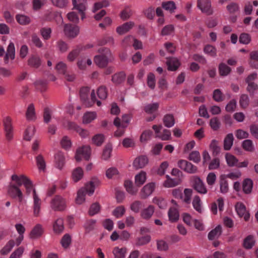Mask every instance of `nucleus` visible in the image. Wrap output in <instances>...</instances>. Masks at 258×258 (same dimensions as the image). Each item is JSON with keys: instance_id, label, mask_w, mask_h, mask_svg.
<instances>
[{"instance_id": "nucleus-20", "label": "nucleus", "mask_w": 258, "mask_h": 258, "mask_svg": "<svg viewBox=\"0 0 258 258\" xmlns=\"http://www.w3.org/2000/svg\"><path fill=\"white\" fill-rule=\"evenodd\" d=\"M194 209L199 213L202 214L204 211L202 200L199 196H195L192 201Z\"/></svg>"}, {"instance_id": "nucleus-2", "label": "nucleus", "mask_w": 258, "mask_h": 258, "mask_svg": "<svg viewBox=\"0 0 258 258\" xmlns=\"http://www.w3.org/2000/svg\"><path fill=\"white\" fill-rule=\"evenodd\" d=\"M98 51L101 55L95 56L94 61L98 67L100 68L105 67L108 62L111 60V52L107 48H101L99 49Z\"/></svg>"}, {"instance_id": "nucleus-59", "label": "nucleus", "mask_w": 258, "mask_h": 258, "mask_svg": "<svg viewBox=\"0 0 258 258\" xmlns=\"http://www.w3.org/2000/svg\"><path fill=\"white\" fill-rule=\"evenodd\" d=\"M204 52L205 53L211 56H216L217 54L216 48L211 45H207L204 48Z\"/></svg>"}, {"instance_id": "nucleus-58", "label": "nucleus", "mask_w": 258, "mask_h": 258, "mask_svg": "<svg viewBox=\"0 0 258 258\" xmlns=\"http://www.w3.org/2000/svg\"><path fill=\"white\" fill-rule=\"evenodd\" d=\"M51 1L54 6L60 9L67 8L69 4L68 0H51Z\"/></svg>"}, {"instance_id": "nucleus-5", "label": "nucleus", "mask_w": 258, "mask_h": 258, "mask_svg": "<svg viewBox=\"0 0 258 258\" xmlns=\"http://www.w3.org/2000/svg\"><path fill=\"white\" fill-rule=\"evenodd\" d=\"M80 32V28L76 25L70 24H65L63 26V33L68 38H74Z\"/></svg>"}, {"instance_id": "nucleus-18", "label": "nucleus", "mask_w": 258, "mask_h": 258, "mask_svg": "<svg viewBox=\"0 0 258 258\" xmlns=\"http://www.w3.org/2000/svg\"><path fill=\"white\" fill-rule=\"evenodd\" d=\"M73 9L78 11H86L87 9V0H72Z\"/></svg>"}, {"instance_id": "nucleus-23", "label": "nucleus", "mask_w": 258, "mask_h": 258, "mask_svg": "<svg viewBox=\"0 0 258 258\" xmlns=\"http://www.w3.org/2000/svg\"><path fill=\"white\" fill-rule=\"evenodd\" d=\"M92 61L91 58L88 57H84L80 58L77 61V66L79 69L85 70L87 69L88 66L92 64Z\"/></svg>"}, {"instance_id": "nucleus-21", "label": "nucleus", "mask_w": 258, "mask_h": 258, "mask_svg": "<svg viewBox=\"0 0 258 258\" xmlns=\"http://www.w3.org/2000/svg\"><path fill=\"white\" fill-rule=\"evenodd\" d=\"M15 48L14 44L10 42L8 46L7 52L5 57V61L8 63L9 59L13 60L15 58Z\"/></svg>"}, {"instance_id": "nucleus-41", "label": "nucleus", "mask_w": 258, "mask_h": 258, "mask_svg": "<svg viewBox=\"0 0 258 258\" xmlns=\"http://www.w3.org/2000/svg\"><path fill=\"white\" fill-rule=\"evenodd\" d=\"M112 150V145L110 143L106 144L104 148L102 154V158L104 160H106L109 158Z\"/></svg>"}, {"instance_id": "nucleus-8", "label": "nucleus", "mask_w": 258, "mask_h": 258, "mask_svg": "<svg viewBox=\"0 0 258 258\" xmlns=\"http://www.w3.org/2000/svg\"><path fill=\"white\" fill-rule=\"evenodd\" d=\"M193 186L195 189L200 194L205 195L208 192L205 183L202 179L198 176L194 177Z\"/></svg>"}, {"instance_id": "nucleus-30", "label": "nucleus", "mask_w": 258, "mask_h": 258, "mask_svg": "<svg viewBox=\"0 0 258 258\" xmlns=\"http://www.w3.org/2000/svg\"><path fill=\"white\" fill-rule=\"evenodd\" d=\"M126 252V248H119L118 247H115L112 251L115 258H124Z\"/></svg>"}, {"instance_id": "nucleus-4", "label": "nucleus", "mask_w": 258, "mask_h": 258, "mask_svg": "<svg viewBox=\"0 0 258 258\" xmlns=\"http://www.w3.org/2000/svg\"><path fill=\"white\" fill-rule=\"evenodd\" d=\"M91 155V148L89 146H85L79 148L76 153L75 158L78 161L89 160Z\"/></svg>"}, {"instance_id": "nucleus-62", "label": "nucleus", "mask_w": 258, "mask_h": 258, "mask_svg": "<svg viewBox=\"0 0 258 258\" xmlns=\"http://www.w3.org/2000/svg\"><path fill=\"white\" fill-rule=\"evenodd\" d=\"M142 207V203L139 201H134L130 206L131 210L136 213H138Z\"/></svg>"}, {"instance_id": "nucleus-52", "label": "nucleus", "mask_w": 258, "mask_h": 258, "mask_svg": "<svg viewBox=\"0 0 258 258\" xmlns=\"http://www.w3.org/2000/svg\"><path fill=\"white\" fill-rule=\"evenodd\" d=\"M71 237L69 234H64L60 240L61 246L64 248H67L71 243Z\"/></svg>"}, {"instance_id": "nucleus-38", "label": "nucleus", "mask_w": 258, "mask_h": 258, "mask_svg": "<svg viewBox=\"0 0 258 258\" xmlns=\"http://www.w3.org/2000/svg\"><path fill=\"white\" fill-rule=\"evenodd\" d=\"M243 149L247 152H253L254 150V146L251 140L247 139L242 142Z\"/></svg>"}, {"instance_id": "nucleus-3", "label": "nucleus", "mask_w": 258, "mask_h": 258, "mask_svg": "<svg viewBox=\"0 0 258 258\" xmlns=\"http://www.w3.org/2000/svg\"><path fill=\"white\" fill-rule=\"evenodd\" d=\"M50 205L51 208L55 211H63L67 207V202L63 197L56 196L51 200Z\"/></svg>"}, {"instance_id": "nucleus-53", "label": "nucleus", "mask_w": 258, "mask_h": 258, "mask_svg": "<svg viewBox=\"0 0 258 258\" xmlns=\"http://www.w3.org/2000/svg\"><path fill=\"white\" fill-rule=\"evenodd\" d=\"M162 7L166 11L172 13L176 9L175 3L172 1L164 2L162 4Z\"/></svg>"}, {"instance_id": "nucleus-56", "label": "nucleus", "mask_w": 258, "mask_h": 258, "mask_svg": "<svg viewBox=\"0 0 258 258\" xmlns=\"http://www.w3.org/2000/svg\"><path fill=\"white\" fill-rule=\"evenodd\" d=\"M35 132V127L33 126L28 127L26 130L24 138L26 140L29 141L34 136Z\"/></svg>"}, {"instance_id": "nucleus-13", "label": "nucleus", "mask_w": 258, "mask_h": 258, "mask_svg": "<svg viewBox=\"0 0 258 258\" xmlns=\"http://www.w3.org/2000/svg\"><path fill=\"white\" fill-rule=\"evenodd\" d=\"M235 208L237 213L240 217H243L245 221L248 220L249 215L247 213L246 207L243 203L241 202L237 203Z\"/></svg>"}, {"instance_id": "nucleus-33", "label": "nucleus", "mask_w": 258, "mask_h": 258, "mask_svg": "<svg viewBox=\"0 0 258 258\" xmlns=\"http://www.w3.org/2000/svg\"><path fill=\"white\" fill-rule=\"evenodd\" d=\"M105 139V137L103 134H97L92 137V142L97 146H100L104 143Z\"/></svg>"}, {"instance_id": "nucleus-64", "label": "nucleus", "mask_w": 258, "mask_h": 258, "mask_svg": "<svg viewBox=\"0 0 258 258\" xmlns=\"http://www.w3.org/2000/svg\"><path fill=\"white\" fill-rule=\"evenodd\" d=\"M220 191L222 194H226L229 190L227 181L224 178H221L220 180Z\"/></svg>"}, {"instance_id": "nucleus-50", "label": "nucleus", "mask_w": 258, "mask_h": 258, "mask_svg": "<svg viewBox=\"0 0 258 258\" xmlns=\"http://www.w3.org/2000/svg\"><path fill=\"white\" fill-rule=\"evenodd\" d=\"M24 250L25 248L23 246L17 248L11 253L9 258H21Z\"/></svg>"}, {"instance_id": "nucleus-29", "label": "nucleus", "mask_w": 258, "mask_h": 258, "mask_svg": "<svg viewBox=\"0 0 258 258\" xmlns=\"http://www.w3.org/2000/svg\"><path fill=\"white\" fill-rule=\"evenodd\" d=\"M234 137L232 134L230 133L226 135L224 140V149L229 150L233 144Z\"/></svg>"}, {"instance_id": "nucleus-26", "label": "nucleus", "mask_w": 258, "mask_h": 258, "mask_svg": "<svg viewBox=\"0 0 258 258\" xmlns=\"http://www.w3.org/2000/svg\"><path fill=\"white\" fill-rule=\"evenodd\" d=\"M85 189L84 188H80L77 191V197L75 201L77 204L81 205L83 204L86 200V195Z\"/></svg>"}, {"instance_id": "nucleus-7", "label": "nucleus", "mask_w": 258, "mask_h": 258, "mask_svg": "<svg viewBox=\"0 0 258 258\" xmlns=\"http://www.w3.org/2000/svg\"><path fill=\"white\" fill-rule=\"evenodd\" d=\"M4 125L6 137L8 140L10 141L13 138L14 131L12 119L9 117L7 116L4 119Z\"/></svg>"}, {"instance_id": "nucleus-45", "label": "nucleus", "mask_w": 258, "mask_h": 258, "mask_svg": "<svg viewBox=\"0 0 258 258\" xmlns=\"http://www.w3.org/2000/svg\"><path fill=\"white\" fill-rule=\"evenodd\" d=\"M17 22L21 25H26L30 23L31 20L29 17L24 15L18 14L16 16Z\"/></svg>"}, {"instance_id": "nucleus-25", "label": "nucleus", "mask_w": 258, "mask_h": 258, "mask_svg": "<svg viewBox=\"0 0 258 258\" xmlns=\"http://www.w3.org/2000/svg\"><path fill=\"white\" fill-rule=\"evenodd\" d=\"M84 176V171L82 168L79 167L74 169L72 173L73 180L75 182L80 181Z\"/></svg>"}, {"instance_id": "nucleus-10", "label": "nucleus", "mask_w": 258, "mask_h": 258, "mask_svg": "<svg viewBox=\"0 0 258 258\" xmlns=\"http://www.w3.org/2000/svg\"><path fill=\"white\" fill-rule=\"evenodd\" d=\"M198 7L204 13L211 15L213 13L210 0H198Z\"/></svg>"}, {"instance_id": "nucleus-34", "label": "nucleus", "mask_w": 258, "mask_h": 258, "mask_svg": "<svg viewBox=\"0 0 258 258\" xmlns=\"http://www.w3.org/2000/svg\"><path fill=\"white\" fill-rule=\"evenodd\" d=\"M26 116L27 119L28 120H34L36 119L35 108L33 104H30L28 105Z\"/></svg>"}, {"instance_id": "nucleus-6", "label": "nucleus", "mask_w": 258, "mask_h": 258, "mask_svg": "<svg viewBox=\"0 0 258 258\" xmlns=\"http://www.w3.org/2000/svg\"><path fill=\"white\" fill-rule=\"evenodd\" d=\"M8 194L13 198H18L19 202L23 200V194L19 187L13 182H11L8 188Z\"/></svg>"}, {"instance_id": "nucleus-32", "label": "nucleus", "mask_w": 258, "mask_h": 258, "mask_svg": "<svg viewBox=\"0 0 258 258\" xmlns=\"http://www.w3.org/2000/svg\"><path fill=\"white\" fill-rule=\"evenodd\" d=\"M97 114L95 112H87L83 116V123L88 124L96 118Z\"/></svg>"}, {"instance_id": "nucleus-54", "label": "nucleus", "mask_w": 258, "mask_h": 258, "mask_svg": "<svg viewBox=\"0 0 258 258\" xmlns=\"http://www.w3.org/2000/svg\"><path fill=\"white\" fill-rule=\"evenodd\" d=\"M28 63L32 67L38 68L41 64V60L38 56H32L29 58Z\"/></svg>"}, {"instance_id": "nucleus-12", "label": "nucleus", "mask_w": 258, "mask_h": 258, "mask_svg": "<svg viewBox=\"0 0 258 258\" xmlns=\"http://www.w3.org/2000/svg\"><path fill=\"white\" fill-rule=\"evenodd\" d=\"M178 166L181 169L189 173H195L198 171L197 166L192 162H178Z\"/></svg>"}, {"instance_id": "nucleus-1", "label": "nucleus", "mask_w": 258, "mask_h": 258, "mask_svg": "<svg viewBox=\"0 0 258 258\" xmlns=\"http://www.w3.org/2000/svg\"><path fill=\"white\" fill-rule=\"evenodd\" d=\"M80 97L83 104L86 107H91L95 103H96L98 106H100L101 105V101L96 99L94 90H92L90 92V89L88 87H84L81 89Z\"/></svg>"}, {"instance_id": "nucleus-14", "label": "nucleus", "mask_w": 258, "mask_h": 258, "mask_svg": "<svg viewBox=\"0 0 258 258\" xmlns=\"http://www.w3.org/2000/svg\"><path fill=\"white\" fill-rule=\"evenodd\" d=\"M30 179L24 175L21 174L18 175L17 174H13L11 176L12 182L15 184H16L17 186H19L23 185H25L26 183L29 181Z\"/></svg>"}, {"instance_id": "nucleus-63", "label": "nucleus", "mask_w": 258, "mask_h": 258, "mask_svg": "<svg viewBox=\"0 0 258 258\" xmlns=\"http://www.w3.org/2000/svg\"><path fill=\"white\" fill-rule=\"evenodd\" d=\"M96 223V220H95L90 219L87 220L84 224V228L88 232H89L94 229Z\"/></svg>"}, {"instance_id": "nucleus-49", "label": "nucleus", "mask_w": 258, "mask_h": 258, "mask_svg": "<svg viewBox=\"0 0 258 258\" xmlns=\"http://www.w3.org/2000/svg\"><path fill=\"white\" fill-rule=\"evenodd\" d=\"M159 107L158 103H153L147 104L145 107V111L149 114H151L157 110Z\"/></svg>"}, {"instance_id": "nucleus-57", "label": "nucleus", "mask_w": 258, "mask_h": 258, "mask_svg": "<svg viewBox=\"0 0 258 258\" xmlns=\"http://www.w3.org/2000/svg\"><path fill=\"white\" fill-rule=\"evenodd\" d=\"M125 75L124 73L120 72L112 76V80L116 84H120L125 79Z\"/></svg>"}, {"instance_id": "nucleus-15", "label": "nucleus", "mask_w": 258, "mask_h": 258, "mask_svg": "<svg viewBox=\"0 0 258 258\" xmlns=\"http://www.w3.org/2000/svg\"><path fill=\"white\" fill-rule=\"evenodd\" d=\"M154 212L155 207L153 205H149L141 211L140 216L144 220H149L151 218Z\"/></svg>"}, {"instance_id": "nucleus-39", "label": "nucleus", "mask_w": 258, "mask_h": 258, "mask_svg": "<svg viewBox=\"0 0 258 258\" xmlns=\"http://www.w3.org/2000/svg\"><path fill=\"white\" fill-rule=\"evenodd\" d=\"M163 123L167 127L173 126L175 123L174 117L171 114H166L163 119Z\"/></svg>"}, {"instance_id": "nucleus-60", "label": "nucleus", "mask_w": 258, "mask_h": 258, "mask_svg": "<svg viewBox=\"0 0 258 258\" xmlns=\"http://www.w3.org/2000/svg\"><path fill=\"white\" fill-rule=\"evenodd\" d=\"M125 210L124 208L122 206H118L116 207L112 212V214L116 218H119L121 217L125 213Z\"/></svg>"}, {"instance_id": "nucleus-35", "label": "nucleus", "mask_w": 258, "mask_h": 258, "mask_svg": "<svg viewBox=\"0 0 258 258\" xmlns=\"http://www.w3.org/2000/svg\"><path fill=\"white\" fill-rule=\"evenodd\" d=\"M168 214L169 220L172 222L176 221L179 218V214L175 207L170 208Z\"/></svg>"}, {"instance_id": "nucleus-24", "label": "nucleus", "mask_w": 258, "mask_h": 258, "mask_svg": "<svg viewBox=\"0 0 258 258\" xmlns=\"http://www.w3.org/2000/svg\"><path fill=\"white\" fill-rule=\"evenodd\" d=\"M168 69L171 71H175L180 66L179 60L175 57H171L168 59L166 62Z\"/></svg>"}, {"instance_id": "nucleus-36", "label": "nucleus", "mask_w": 258, "mask_h": 258, "mask_svg": "<svg viewBox=\"0 0 258 258\" xmlns=\"http://www.w3.org/2000/svg\"><path fill=\"white\" fill-rule=\"evenodd\" d=\"M192 195V190L190 188H185L184 190L183 195H182L181 200L186 204H189Z\"/></svg>"}, {"instance_id": "nucleus-42", "label": "nucleus", "mask_w": 258, "mask_h": 258, "mask_svg": "<svg viewBox=\"0 0 258 258\" xmlns=\"http://www.w3.org/2000/svg\"><path fill=\"white\" fill-rule=\"evenodd\" d=\"M254 244L253 237L251 235L247 236L243 241V245L246 249H251Z\"/></svg>"}, {"instance_id": "nucleus-27", "label": "nucleus", "mask_w": 258, "mask_h": 258, "mask_svg": "<svg viewBox=\"0 0 258 258\" xmlns=\"http://www.w3.org/2000/svg\"><path fill=\"white\" fill-rule=\"evenodd\" d=\"M221 233L222 227L220 225H218L209 233L208 239L210 240L217 239L220 236Z\"/></svg>"}, {"instance_id": "nucleus-48", "label": "nucleus", "mask_w": 258, "mask_h": 258, "mask_svg": "<svg viewBox=\"0 0 258 258\" xmlns=\"http://www.w3.org/2000/svg\"><path fill=\"white\" fill-rule=\"evenodd\" d=\"M52 32L51 29L48 27L42 28L40 30V33L44 40H48L51 37Z\"/></svg>"}, {"instance_id": "nucleus-17", "label": "nucleus", "mask_w": 258, "mask_h": 258, "mask_svg": "<svg viewBox=\"0 0 258 258\" xmlns=\"http://www.w3.org/2000/svg\"><path fill=\"white\" fill-rule=\"evenodd\" d=\"M43 232V228L42 226L40 224H38L31 230L29 234V237L32 239L38 238L42 235Z\"/></svg>"}, {"instance_id": "nucleus-19", "label": "nucleus", "mask_w": 258, "mask_h": 258, "mask_svg": "<svg viewBox=\"0 0 258 258\" xmlns=\"http://www.w3.org/2000/svg\"><path fill=\"white\" fill-rule=\"evenodd\" d=\"M33 213L35 216L37 217L40 213L41 201L37 193L33 195Z\"/></svg>"}, {"instance_id": "nucleus-61", "label": "nucleus", "mask_w": 258, "mask_h": 258, "mask_svg": "<svg viewBox=\"0 0 258 258\" xmlns=\"http://www.w3.org/2000/svg\"><path fill=\"white\" fill-rule=\"evenodd\" d=\"M209 147L214 154H217L220 151V147L218 145V142L215 140L211 141Z\"/></svg>"}, {"instance_id": "nucleus-43", "label": "nucleus", "mask_w": 258, "mask_h": 258, "mask_svg": "<svg viewBox=\"0 0 258 258\" xmlns=\"http://www.w3.org/2000/svg\"><path fill=\"white\" fill-rule=\"evenodd\" d=\"M146 180V174L145 172L141 171L135 176V183L138 186L142 185Z\"/></svg>"}, {"instance_id": "nucleus-28", "label": "nucleus", "mask_w": 258, "mask_h": 258, "mask_svg": "<svg viewBox=\"0 0 258 258\" xmlns=\"http://www.w3.org/2000/svg\"><path fill=\"white\" fill-rule=\"evenodd\" d=\"M253 187V182L250 178L244 179L242 182V189L243 192L246 194L251 192Z\"/></svg>"}, {"instance_id": "nucleus-9", "label": "nucleus", "mask_w": 258, "mask_h": 258, "mask_svg": "<svg viewBox=\"0 0 258 258\" xmlns=\"http://www.w3.org/2000/svg\"><path fill=\"white\" fill-rule=\"evenodd\" d=\"M156 184L154 182H150L146 184L142 188L140 191L141 199H145L149 197L153 192L155 189Z\"/></svg>"}, {"instance_id": "nucleus-22", "label": "nucleus", "mask_w": 258, "mask_h": 258, "mask_svg": "<svg viewBox=\"0 0 258 258\" xmlns=\"http://www.w3.org/2000/svg\"><path fill=\"white\" fill-rule=\"evenodd\" d=\"M63 220L61 218H57L53 224V230L54 233L60 234L64 230Z\"/></svg>"}, {"instance_id": "nucleus-40", "label": "nucleus", "mask_w": 258, "mask_h": 258, "mask_svg": "<svg viewBox=\"0 0 258 258\" xmlns=\"http://www.w3.org/2000/svg\"><path fill=\"white\" fill-rule=\"evenodd\" d=\"M124 186L127 192L132 195H136L138 191L137 188L133 186V183L131 181H125L124 182Z\"/></svg>"}, {"instance_id": "nucleus-47", "label": "nucleus", "mask_w": 258, "mask_h": 258, "mask_svg": "<svg viewBox=\"0 0 258 258\" xmlns=\"http://www.w3.org/2000/svg\"><path fill=\"white\" fill-rule=\"evenodd\" d=\"M24 186L25 188L26 194L27 195L29 196L31 193H32L33 196L34 193H36L33 183L30 179H29V181Z\"/></svg>"}, {"instance_id": "nucleus-44", "label": "nucleus", "mask_w": 258, "mask_h": 258, "mask_svg": "<svg viewBox=\"0 0 258 258\" xmlns=\"http://www.w3.org/2000/svg\"><path fill=\"white\" fill-rule=\"evenodd\" d=\"M60 144L62 148L65 150L71 148L72 143L70 139L67 136H64L60 141Z\"/></svg>"}, {"instance_id": "nucleus-31", "label": "nucleus", "mask_w": 258, "mask_h": 258, "mask_svg": "<svg viewBox=\"0 0 258 258\" xmlns=\"http://www.w3.org/2000/svg\"><path fill=\"white\" fill-rule=\"evenodd\" d=\"M167 180L164 181L163 185L166 187H172L179 184L181 182V180L178 178H171L167 175Z\"/></svg>"}, {"instance_id": "nucleus-55", "label": "nucleus", "mask_w": 258, "mask_h": 258, "mask_svg": "<svg viewBox=\"0 0 258 258\" xmlns=\"http://www.w3.org/2000/svg\"><path fill=\"white\" fill-rule=\"evenodd\" d=\"M100 210V206L98 203H95L91 205L89 209L88 213L89 215L92 216L97 214Z\"/></svg>"}, {"instance_id": "nucleus-11", "label": "nucleus", "mask_w": 258, "mask_h": 258, "mask_svg": "<svg viewBox=\"0 0 258 258\" xmlns=\"http://www.w3.org/2000/svg\"><path fill=\"white\" fill-rule=\"evenodd\" d=\"M99 184V179L97 178L94 177L92 178L89 182L86 183L85 186L82 188L85 189V192L88 194L89 196H92L94 192L95 187L97 186Z\"/></svg>"}, {"instance_id": "nucleus-37", "label": "nucleus", "mask_w": 258, "mask_h": 258, "mask_svg": "<svg viewBox=\"0 0 258 258\" xmlns=\"http://www.w3.org/2000/svg\"><path fill=\"white\" fill-rule=\"evenodd\" d=\"M15 242L13 240L9 241L5 246L1 250L0 253L2 255H7L15 246Z\"/></svg>"}, {"instance_id": "nucleus-16", "label": "nucleus", "mask_w": 258, "mask_h": 258, "mask_svg": "<svg viewBox=\"0 0 258 258\" xmlns=\"http://www.w3.org/2000/svg\"><path fill=\"white\" fill-rule=\"evenodd\" d=\"M134 25V23L132 21L125 23L116 28V32L119 35H123L128 32L131 29H132Z\"/></svg>"}, {"instance_id": "nucleus-46", "label": "nucleus", "mask_w": 258, "mask_h": 258, "mask_svg": "<svg viewBox=\"0 0 258 258\" xmlns=\"http://www.w3.org/2000/svg\"><path fill=\"white\" fill-rule=\"evenodd\" d=\"M122 144L124 148H134L135 147V141L133 138L127 137L123 139Z\"/></svg>"}, {"instance_id": "nucleus-51", "label": "nucleus", "mask_w": 258, "mask_h": 258, "mask_svg": "<svg viewBox=\"0 0 258 258\" xmlns=\"http://www.w3.org/2000/svg\"><path fill=\"white\" fill-rule=\"evenodd\" d=\"M219 73L221 76H227L231 71V69L225 63H221L219 66Z\"/></svg>"}]
</instances>
